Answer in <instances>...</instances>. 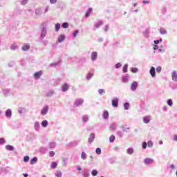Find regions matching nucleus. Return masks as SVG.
I'll return each mask as SVG.
<instances>
[{
  "label": "nucleus",
  "instance_id": "obj_1",
  "mask_svg": "<svg viewBox=\"0 0 177 177\" xmlns=\"http://www.w3.org/2000/svg\"><path fill=\"white\" fill-rule=\"evenodd\" d=\"M82 104H84V99L78 98L75 100V102H74L75 107L82 106Z\"/></svg>",
  "mask_w": 177,
  "mask_h": 177
},
{
  "label": "nucleus",
  "instance_id": "obj_2",
  "mask_svg": "<svg viewBox=\"0 0 177 177\" xmlns=\"http://www.w3.org/2000/svg\"><path fill=\"white\" fill-rule=\"evenodd\" d=\"M46 34H48V30H47L46 28V27H43L41 28L40 38L41 39H44V38H45L46 37Z\"/></svg>",
  "mask_w": 177,
  "mask_h": 177
},
{
  "label": "nucleus",
  "instance_id": "obj_3",
  "mask_svg": "<svg viewBox=\"0 0 177 177\" xmlns=\"http://www.w3.org/2000/svg\"><path fill=\"white\" fill-rule=\"evenodd\" d=\"M153 162L154 160H153V158H146L145 159H144V164H145V165H150Z\"/></svg>",
  "mask_w": 177,
  "mask_h": 177
},
{
  "label": "nucleus",
  "instance_id": "obj_4",
  "mask_svg": "<svg viewBox=\"0 0 177 177\" xmlns=\"http://www.w3.org/2000/svg\"><path fill=\"white\" fill-rule=\"evenodd\" d=\"M34 129L36 132H38L41 129V124L38 121L34 122Z\"/></svg>",
  "mask_w": 177,
  "mask_h": 177
},
{
  "label": "nucleus",
  "instance_id": "obj_5",
  "mask_svg": "<svg viewBox=\"0 0 177 177\" xmlns=\"http://www.w3.org/2000/svg\"><path fill=\"white\" fill-rule=\"evenodd\" d=\"M129 78H131V76L128 74H126L122 77V82L124 84H127L129 81Z\"/></svg>",
  "mask_w": 177,
  "mask_h": 177
},
{
  "label": "nucleus",
  "instance_id": "obj_6",
  "mask_svg": "<svg viewBox=\"0 0 177 177\" xmlns=\"http://www.w3.org/2000/svg\"><path fill=\"white\" fill-rule=\"evenodd\" d=\"M49 111V107L48 106H44L41 111V115H46Z\"/></svg>",
  "mask_w": 177,
  "mask_h": 177
},
{
  "label": "nucleus",
  "instance_id": "obj_7",
  "mask_svg": "<svg viewBox=\"0 0 177 177\" xmlns=\"http://www.w3.org/2000/svg\"><path fill=\"white\" fill-rule=\"evenodd\" d=\"M91 57L92 62H96V60H97V52L96 51L92 52Z\"/></svg>",
  "mask_w": 177,
  "mask_h": 177
},
{
  "label": "nucleus",
  "instance_id": "obj_8",
  "mask_svg": "<svg viewBox=\"0 0 177 177\" xmlns=\"http://www.w3.org/2000/svg\"><path fill=\"white\" fill-rule=\"evenodd\" d=\"M138 82L136 81L133 82L131 85V91H136V89H138Z\"/></svg>",
  "mask_w": 177,
  "mask_h": 177
},
{
  "label": "nucleus",
  "instance_id": "obj_9",
  "mask_svg": "<svg viewBox=\"0 0 177 177\" xmlns=\"http://www.w3.org/2000/svg\"><path fill=\"white\" fill-rule=\"evenodd\" d=\"M118 97H114L112 100V106L113 107H118V102H119Z\"/></svg>",
  "mask_w": 177,
  "mask_h": 177
},
{
  "label": "nucleus",
  "instance_id": "obj_10",
  "mask_svg": "<svg viewBox=\"0 0 177 177\" xmlns=\"http://www.w3.org/2000/svg\"><path fill=\"white\" fill-rule=\"evenodd\" d=\"M30 44H25L22 46L21 47V50H23L24 52H26L27 50H30Z\"/></svg>",
  "mask_w": 177,
  "mask_h": 177
},
{
  "label": "nucleus",
  "instance_id": "obj_11",
  "mask_svg": "<svg viewBox=\"0 0 177 177\" xmlns=\"http://www.w3.org/2000/svg\"><path fill=\"white\" fill-rule=\"evenodd\" d=\"M41 75H42V71H39L38 72L35 73L34 78L35 80H39L41 78Z\"/></svg>",
  "mask_w": 177,
  "mask_h": 177
},
{
  "label": "nucleus",
  "instance_id": "obj_12",
  "mask_svg": "<svg viewBox=\"0 0 177 177\" xmlns=\"http://www.w3.org/2000/svg\"><path fill=\"white\" fill-rule=\"evenodd\" d=\"M149 73L151 74V76L152 77V78H154V77H156V68H154V66L151 67Z\"/></svg>",
  "mask_w": 177,
  "mask_h": 177
},
{
  "label": "nucleus",
  "instance_id": "obj_13",
  "mask_svg": "<svg viewBox=\"0 0 177 177\" xmlns=\"http://www.w3.org/2000/svg\"><path fill=\"white\" fill-rule=\"evenodd\" d=\"M62 92H67L68 89H70V86H68V84L65 83L62 86Z\"/></svg>",
  "mask_w": 177,
  "mask_h": 177
},
{
  "label": "nucleus",
  "instance_id": "obj_14",
  "mask_svg": "<svg viewBox=\"0 0 177 177\" xmlns=\"http://www.w3.org/2000/svg\"><path fill=\"white\" fill-rule=\"evenodd\" d=\"M151 121V118L150 116H145L143 118L144 124H149Z\"/></svg>",
  "mask_w": 177,
  "mask_h": 177
},
{
  "label": "nucleus",
  "instance_id": "obj_15",
  "mask_svg": "<svg viewBox=\"0 0 177 177\" xmlns=\"http://www.w3.org/2000/svg\"><path fill=\"white\" fill-rule=\"evenodd\" d=\"M171 78L175 82H177V73L176 71H174L171 73Z\"/></svg>",
  "mask_w": 177,
  "mask_h": 177
},
{
  "label": "nucleus",
  "instance_id": "obj_16",
  "mask_svg": "<svg viewBox=\"0 0 177 177\" xmlns=\"http://www.w3.org/2000/svg\"><path fill=\"white\" fill-rule=\"evenodd\" d=\"M95 140V133H92L90 134L89 138H88V143H92Z\"/></svg>",
  "mask_w": 177,
  "mask_h": 177
},
{
  "label": "nucleus",
  "instance_id": "obj_17",
  "mask_svg": "<svg viewBox=\"0 0 177 177\" xmlns=\"http://www.w3.org/2000/svg\"><path fill=\"white\" fill-rule=\"evenodd\" d=\"M6 117H7V118H10L12 117V110L11 109H7L6 111Z\"/></svg>",
  "mask_w": 177,
  "mask_h": 177
},
{
  "label": "nucleus",
  "instance_id": "obj_18",
  "mask_svg": "<svg viewBox=\"0 0 177 177\" xmlns=\"http://www.w3.org/2000/svg\"><path fill=\"white\" fill-rule=\"evenodd\" d=\"M135 150L133 149V148L132 147H129L127 149V153L129 155V156H132V153H134Z\"/></svg>",
  "mask_w": 177,
  "mask_h": 177
},
{
  "label": "nucleus",
  "instance_id": "obj_19",
  "mask_svg": "<svg viewBox=\"0 0 177 177\" xmlns=\"http://www.w3.org/2000/svg\"><path fill=\"white\" fill-rule=\"evenodd\" d=\"M101 26H103V21H99L98 22L94 24L95 28H99Z\"/></svg>",
  "mask_w": 177,
  "mask_h": 177
},
{
  "label": "nucleus",
  "instance_id": "obj_20",
  "mask_svg": "<svg viewBox=\"0 0 177 177\" xmlns=\"http://www.w3.org/2000/svg\"><path fill=\"white\" fill-rule=\"evenodd\" d=\"M64 39H66V36L64 35H61L58 37V42L62 43L63 42V41H64Z\"/></svg>",
  "mask_w": 177,
  "mask_h": 177
},
{
  "label": "nucleus",
  "instance_id": "obj_21",
  "mask_svg": "<svg viewBox=\"0 0 177 177\" xmlns=\"http://www.w3.org/2000/svg\"><path fill=\"white\" fill-rule=\"evenodd\" d=\"M55 95V91L53 90H50L46 95L47 97H50L51 96H53Z\"/></svg>",
  "mask_w": 177,
  "mask_h": 177
},
{
  "label": "nucleus",
  "instance_id": "obj_22",
  "mask_svg": "<svg viewBox=\"0 0 177 177\" xmlns=\"http://www.w3.org/2000/svg\"><path fill=\"white\" fill-rule=\"evenodd\" d=\"M37 161H38V158L34 157L30 160V165H34V164H35Z\"/></svg>",
  "mask_w": 177,
  "mask_h": 177
},
{
  "label": "nucleus",
  "instance_id": "obj_23",
  "mask_svg": "<svg viewBox=\"0 0 177 177\" xmlns=\"http://www.w3.org/2000/svg\"><path fill=\"white\" fill-rule=\"evenodd\" d=\"M87 157H88V155H86V153L85 151H82L81 154L82 160H86Z\"/></svg>",
  "mask_w": 177,
  "mask_h": 177
},
{
  "label": "nucleus",
  "instance_id": "obj_24",
  "mask_svg": "<svg viewBox=\"0 0 177 177\" xmlns=\"http://www.w3.org/2000/svg\"><path fill=\"white\" fill-rule=\"evenodd\" d=\"M49 149H55L56 147V142H52L48 144Z\"/></svg>",
  "mask_w": 177,
  "mask_h": 177
},
{
  "label": "nucleus",
  "instance_id": "obj_25",
  "mask_svg": "<svg viewBox=\"0 0 177 177\" xmlns=\"http://www.w3.org/2000/svg\"><path fill=\"white\" fill-rule=\"evenodd\" d=\"M159 32L160 34H161L162 35H165L167 34V30H165L164 28H162L159 30Z\"/></svg>",
  "mask_w": 177,
  "mask_h": 177
},
{
  "label": "nucleus",
  "instance_id": "obj_26",
  "mask_svg": "<svg viewBox=\"0 0 177 177\" xmlns=\"http://www.w3.org/2000/svg\"><path fill=\"white\" fill-rule=\"evenodd\" d=\"M6 150H8L9 151H13V150H15V147L12 145H6Z\"/></svg>",
  "mask_w": 177,
  "mask_h": 177
},
{
  "label": "nucleus",
  "instance_id": "obj_27",
  "mask_svg": "<svg viewBox=\"0 0 177 177\" xmlns=\"http://www.w3.org/2000/svg\"><path fill=\"white\" fill-rule=\"evenodd\" d=\"M116 128L117 124L115 123H112L109 127V129H111L112 131H115Z\"/></svg>",
  "mask_w": 177,
  "mask_h": 177
},
{
  "label": "nucleus",
  "instance_id": "obj_28",
  "mask_svg": "<svg viewBox=\"0 0 177 177\" xmlns=\"http://www.w3.org/2000/svg\"><path fill=\"white\" fill-rule=\"evenodd\" d=\"M103 118H104V120H107L109 118V111H104Z\"/></svg>",
  "mask_w": 177,
  "mask_h": 177
},
{
  "label": "nucleus",
  "instance_id": "obj_29",
  "mask_svg": "<svg viewBox=\"0 0 177 177\" xmlns=\"http://www.w3.org/2000/svg\"><path fill=\"white\" fill-rule=\"evenodd\" d=\"M82 121L83 122H88V121H89V117L87 115H84L83 117H82Z\"/></svg>",
  "mask_w": 177,
  "mask_h": 177
},
{
  "label": "nucleus",
  "instance_id": "obj_30",
  "mask_svg": "<svg viewBox=\"0 0 177 177\" xmlns=\"http://www.w3.org/2000/svg\"><path fill=\"white\" fill-rule=\"evenodd\" d=\"M39 151L42 154H45V153H46L48 151V148H46V147H41V148H40Z\"/></svg>",
  "mask_w": 177,
  "mask_h": 177
},
{
  "label": "nucleus",
  "instance_id": "obj_31",
  "mask_svg": "<svg viewBox=\"0 0 177 177\" xmlns=\"http://www.w3.org/2000/svg\"><path fill=\"white\" fill-rule=\"evenodd\" d=\"M83 176L84 177H89V171L88 169H84V173H83Z\"/></svg>",
  "mask_w": 177,
  "mask_h": 177
},
{
  "label": "nucleus",
  "instance_id": "obj_32",
  "mask_svg": "<svg viewBox=\"0 0 177 177\" xmlns=\"http://www.w3.org/2000/svg\"><path fill=\"white\" fill-rule=\"evenodd\" d=\"M48 125V120H43L41 122V127H43V128H46Z\"/></svg>",
  "mask_w": 177,
  "mask_h": 177
},
{
  "label": "nucleus",
  "instance_id": "obj_33",
  "mask_svg": "<svg viewBox=\"0 0 177 177\" xmlns=\"http://www.w3.org/2000/svg\"><path fill=\"white\" fill-rule=\"evenodd\" d=\"M122 71L123 73H128V64H126L124 65L123 68H122Z\"/></svg>",
  "mask_w": 177,
  "mask_h": 177
},
{
  "label": "nucleus",
  "instance_id": "obj_34",
  "mask_svg": "<svg viewBox=\"0 0 177 177\" xmlns=\"http://www.w3.org/2000/svg\"><path fill=\"white\" fill-rule=\"evenodd\" d=\"M91 13H92V8H88L87 12H86L85 17L88 18V17L91 15Z\"/></svg>",
  "mask_w": 177,
  "mask_h": 177
},
{
  "label": "nucleus",
  "instance_id": "obj_35",
  "mask_svg": "<svg viewBox=\"0 0 177 177\" xmlns=\"http://www.w3.org/2000/svg\"><path fill=\"white\" fill-rule=\"evenodd\" d=\"M120 128L122 129L123 132H128V131H129V127H127L124 126V125L121 126Z\"/></svg>",
  "mask_w": 177,
  "mask_h": 177
},
{
  "label": "nucleus",
  "instance_id": "obj_36",
  "mask_svg": "<svg viewBox=\"0 0 177 177\" xmlns=\"http://www.w3.org/2000/svg\"><path fill=\"white\" fill-rule=\"evenodd\" d=\"M50 167L53 169H55V168H57V163L56 162H53Z\"/></svg>",
  "mask_w": 177,
  "mask_h": 177
},
{
  "label": "nucleus",
  "instance_id": "obj_37",
  "mask_svg": "<svg viewBox=\"0 0 177 177\" xmlns=\"http://www.w3.org/2000/svg\"><path fill=\"white\" fill-rule=\"evenodd\" d=\"M98 93L99 95H104V93H106V91L103 88H100L98 89Z\"/></svg>",
  "mask_w": 177,
  "mask_h": 177
},
{
  "label": "nucleus",
  "instance_id": "obj_38",
  "mask_svg": "<svg viewBox=\"0 0 177 177\" xmlns=\"http://www.w3.org/2000/svg\"><path fill=\"white\" fill-rule=\"evenodd\" d=\"M78 34H80V30H76L73 32V38H77V35H78Z\"/></svg>",
  "mask_w": 177,
  "mask_h": 177
},
{
  "label": "nucleus",
  "instance_id": "obj_39",
  "mask_svg": "<svg viewBox=\"0 0 177 177\" xmlns=\"http://www.w3.org/2000/svg\"><path fill=\"white\" fill-rule=\"evenodd\" d=\"M129 102H125L124 104V110H129Z\"/></svg>",
  "mask_w": 177,
  "mask_h": 177
},
{
  "label": "nucleus",
  "instance_id": "obj_40",
  "mask_svg": "<svg viewBox=\"0 0 177 177\" xmlns=\"http://www.w3.org/2000/svg\"><path fill=\"white\" fill-rule=\"evenodd\" d=\"M30 161V156H26L24 157V162H28Z\"/></svg>",
  "mask_w": 177,
  "mask_h": 177
},
{
  "label": "nucleus",
  "instance_id": "obj_41",
  "mask_svg": "<svg viewBox=\"0 0 177 177\" xmlns=\"http://www.w3.org/2000/svg\"><path fill=\"white\" fill-rule=\"evenodd\" d=\"M142 34H143L144 37H145V38H149V31H148L147 30H145V31H144V32H142Z\"/></svg>",
  "mask_w": 177,
  "mask_h": 177
},
{
  "label": "nucleus",
  "instance_id": "obj_42",
  "mask_svg": "<svg viewBox=\"0 0 177 177\" xmlns=\"http://www.w3.org/2000/svg\"><path fill=\"white\" fill-rule=\"evenodd\" d=\"M115 140V136H111L109 138V142L111 143H113Z\"/></svg>",
  "mask_w": 177,
  "mask_h": 177
},
{
  "label": "nucleus",
  "instance_id": "obj_43",
  "mask_svg": "<svg viewBox=\"0 0 177 177\" xmlns=\"http://www.w3.org/2000/svg\"><path fill=\"white\" fill-rule=\"evenodd\" d=\"M62 28H68V23L65 22L62 24Z\"/></svg>",
  "mask_w": 177,
  "mask_h": 177
},
{
  "label": "nucleus",
  "instance_id": "obj_44",
  "mask_svg": "<svg viewBox=\"0 0 177 177\" xmlns=\"http://www.w3.org/2000/svg\"><path fill=\"white\" fill-rule=\"evenodd\" d=\"M41 13V8H37L35 10V15H37V16H39Z\"/></svg>",
  "mask_w": 177,
  "mask_h": 177
},
{
  "label": "nucleus",
  "instance_id": "obj_45",
  "mask_svg": "<svg viewBox=\"0 0 177 177\" xmlns=\"http://www.w3.org/2000/svg\"><path fill=\"white\" fill-rule=\"evenodd\" d=\"M167 104L168 106H172L174 105V102H172V100L171 99L167 100Z\"/></svg>",
  "mask_w": 177,
  "mask_h": 177
},
{
  "label": "nucleus",
  "instance_id": "obj_46",
  "mask_svg": "<svg viewBox=\"0 0 177 177\" xmlns=\"http://www.w3.org/2000/svg\"><path fill=\"white\" fill-rule=\"evenodd\" d=\"M92 77H93V73H88L87 76H86V80H88V81H89V80H91V78H92Z\"/></svg>",
  "mask_w": 177,
  "mask_h": 177
},
{
  "label": "nucleus",
  "instance_id": "obj_47",
  "mask_svg": "<svg viewBox=\"0 0 177 177\" xmlns=\"http://www.w3.org/2000/svg\"><path fill=\"white\" fill-rule=\"evenodd\" d=\"M117 135L119 136V138H122L124 136V133H122V131H117Z\"/></svg>",
  "mask_w": 177,
  "mask_h": 177
},
{
  "label": "nucleus",
  "instance_id": "obj_48",
  "mask_svg": "<svg viewBox=\"0 0 177 177\" xmlns=\"http://www.w3.org/2000/svg\"><path fill=\"white\" fill-rule=\"evenodd\" d=\"M59 66V62H54L50 64V67H56Z\"/></svg>",
  "mask_w": 177,
  "mask_h": 177
},
{
  "label": "nucleus",
  "instance_id": "obj_49",
  "mask_svg": "<svg viewBox=\"0 0 177 177\" xmlns=\"http://www.w3.org/2000/svg\"><path fill=\"white\" fill-rule=\"evenodd\" d=\"M154 44L155 45H158V44H160V42H162V39H158V40H154Z\"/></svg>",
  "mask_w": 177,
  "mask_h": 177
},
{
  "label": "nucleus",
  "instance_id": "obj_50",
  "mask_svg": "<svg viewBox=\"0 0 177 177\" xmlns=\"http://www.w3.org/2000/svg\"><path fill=\"white\" fill-rule=\"evenodd\" d=\"M147 145L148 147H153V141L149 140Z\"/></svg>",
  "mask_w": 177,
  "mask_h": 177
},
{
  "label": "nucleus",
  "instance_id": "obj_51",
  "mask_svg": "<svg viewBox=\"0 0 177 177\" xmlns=\"http://www.w3.org/2000/svg\"><path fill=\"white\" fill-rule=\"evenodd\" d=\"M91 175H93V176H97V171L94 169L91 171Z\"/></svg>",
  "mask_w": 177,
  "mask_h": 177
},
{
  "label": "nucleus",
  "instance_id": "obj_52",
  "mask_svg": "<svg viewBox=\"0 0 177 177\" xmlns=\"http://www.w3.org/2000/svg\"><path fill=\"white\" fill-rule=\"evenodd\" d=\"M96 154H102V149L100 148H97L95 149Z\"/></svg>",
  "mask_w": 177,
  "mask_h": 177
},
{
  "label": "nucleus",
  "instance_id": "obj_53",
  "mask_svg": "<svg viewBox=\"0 0 177 177\" xmlns=\"http://www.w3.org/2000/svg\"><path fill=\"white\" fill-rule=\"evenodd\" d=\"M62 171H57V173L55 174V176L57 177H62Z\"/></svg>",
  "mask_w": 177,
  "mask_h": 177
},
{
  "label": "nucleus",
  "instance_id": "obj_54",
  "mask_svg": "<svg viewBox=\"0 0 177 177\" xmlns=\"http://www.w3.org/2000/svg\"><path fill=\"white\" fill-rule=\"evenodd\" d=\"M60 30V24H55V31H59Z\"/></svg>",
  "mask_w": 177,
  "mask_h": 177
},
{
  "label": "nucleus",
  "instance_id": "obj_55",
  "mask_svg": "<svg viewBox=\"0 0 177 177\" xmlns=\"http://www.w3.org/2000/svg\"><path fill=\"white\" fill-rule=\"evenodd\" d=\"M28 3V0H21V5H27Z\"/></svg>",
  "mask_w": 177,
  "mask_h": 177
},
{
  "label": "nucleus",
  "instance_id": "obj_56",
  "mask_svg": "<svg viewBox=\"0 0 177 177\" xmlns=\"http://www.w3.org/2000/svg\"><path fill=\"white\" fill-rule=\"evenodd\" d=\"M3 93L5 96H8V95H9V91L7 89H5L3 91Z\"/></svg>",
  "mask_w": 177,
  "mask_h": 177
},
{
  "label": "nucleus",
  "instance_id": "obj_57",
  "mask_svg": "<svg viewBox=\"0 0 177 177\" xmlns=\"http://www.w3.org/2000/svg\"><path fill=\"white\" fill-rule=\"evenodd\" d=\"M10 49L12 50H16V49H17V45H12L11 47H10Z\"/></svg>",
  "mask_w": 177,
  "mask_h": 177
},
{
  "label": "nucleus",
  "instance_id": "obj_58",
  "mask_svg": "<svg viewBox=\"0 0 177 177\" xmlns=\"http://www.w3.org/2000/svg\"><path fill=\"white\" fill-rule=\"evenodd\" d=\"M131 71L132 73H138V71H139V69H138V68H132Z\"/></svg>",
  "mask_w": 177,
  "mask_h": 177
},
{
  "label": "nucleus",
  "instance_id": "obj_59",
  "mask_svg": "<svg viewBox=\"0 0 177 177\" xmlns=\"http://www.w3.org/2000/svg\"><path fill=\"white\" fill-rule=\"evenodd\" d=\"M6 141L4 138H0V145H5Z\"/></svg>",
  "mask_w": 177,
  "mask_h": 177
},
{
  "label": "nucleus",
  "instance_id": "obj_60",
  "mask_svg": "<svg viewBox=\"0 0 177 177\" xmlns=\"http://www.w3.org/2000/svg\"><path fill=\"white\" fill-rule=\"evenodd\" d=\"M161 70H162V68H161V66H158L156 68V72L157 73H161Z\"/></svg>",
  "mask_w": 177,
  "mask_h": 177
},
{
  "label": "nucleus",
  "instance_id": "obj_61",
  "mask_svg": "<svg viewBox=\"0 0 177 177\" xmlns=\"http://www.w3.org/2000/svg\"><path fill=\"white\" fill-rule=\"evenodd\" d=\"M110 27L109 26V25H106L104 28V31H105V32H107V31H109Z\"/></svg>",
  "mask_w": 177,
  "mask_h": 177
},
{
  "label": "nucleus",
  "instance_id": "obj_62",
  "mask_svg": "<svg viewBox=\"0 0 177 177\" xmlns=\"http://www.w3.org/2000/svg\"><path fill=\"white\" fill-rule=\"evenodd\" d=\"M49 156L50 157H54L55 156V151H51L49 152Z\"/></svg>",
  "mask_w": 177,
  "mask_h": 177
},
{
  "label": "nucleus",
  "instance_id": "obj_63",
  "mask_svg": "<svg viewBox=\"0 0 177 177\" xmlns=\"http://www.w3.org/2000/svg\"><path fill=\"white\" fill-rule=\"evenodd\" d=\"M147 147V142H142V149H146Z\"/></svg>",
  "mask_w": 177,
  "mask_h": 177
},
{
  "label": "nucleus",
  "instance_id": "obj_64",
  "mask_svg": "<svg viewBox=\"0 0 177 177\" xmlns=\"http://www.w3.org/2000/svg\"><path fill=\"white\" fill-rule=\"evenodd\" d=\"M121 63H118L117 64L115 65V68H120L121 67Z\"/></svg>",
  "mask_w": 177,
  "mask_h": 177
}]
</instances>
